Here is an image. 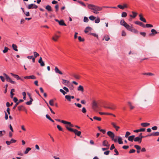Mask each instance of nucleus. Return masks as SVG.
Instances as JSON below:
<instances>
[{
	"instance_id": "774afa93",
	"label": "nucleus",
	"mask_w": 159,
	"mask_h": 159,
	"mask_svg": "<svg viewBox=\"0 0 159 159\" xmlns=\"http://www.w3.org/2000/svg\"><path fill=\"white\" fill-rule=\"evenodd\" d=\"M114 151L116 153L115 155L117 156L119 155V152L116 149H115Z\"/></svg>"
},
{
	"instance_id": "a878e982",
	"label": "nucleus",
	"mask_w": 159,
	"mask_h": 159,
	"mask_svg": "<svg viewBox=\"0 0 159 159\" xmlns=\"http://www.w3.org/2000/svg\"><path fill=\"white\" fill-rule=\"evenodd\" d=\"M150 125L149 123H143L141 124V125L143 127L148 126Z\"/></svg>"
},
{
	"instance_id": "49530a36",
	"label": "nucleus",
	"mask_w": 159,
	"mask_h": 159,
	"mask_svg": "<svg viewBox=\"0 0 159 159\" xmlns=\"http://www.w3.org/2000/svg\"><path fill=\"white\" fill-rule=\"evenodd\" d=\"M100 21V19L99 17H97V19L95 20V22L96 23H98Z\"/></svg>"
},
{
	"instance_id": "c03bdc74",
	"label": "nucleus",
	"mask_w": 159,
	"mask_h": 159,
	"mask_svg": "<svg viewBox=\"0 0 159 159\" xmlns=\"http://www.w3.org/2000/svg\"><path fill=\"white\" fill-rule=\"evenodd\" d=\"M134 147L136 148L137 150H140L141 149V147L137 145H134Z\"/></svg>"
},
{
	"instance_id": "e2e57ef3",
	"label": "nucleus",
	"mask_w": 159,
	"mask_h": 159,
	"mask_svg": "<svg viewBox=\"0 0 159 159\" xmlns=\"http://www.w3.org/2000/svg\"><path fill=\"white\" fill-rule=\"evenodd\" d=\"M73 76L77 79H80V76L79 75L74 74L73 75Z\"/></svg>"
},
{
	"instance_id": "f3484780",
	"label": "nucleus",
	"mask_w": 159,
	"mask_h": 159,
	"mask_svg": "<svg viewBox=\"0 0 159 159\" xmlns=\"http://www.w3.org/2000/svg\"><path fill=\"white\" fill-rule=\"evenodd\" d=\"M92 28L89 26L87 27L84 30V32L85 33H87L89 31H91L92 30Z\"/></svg>"
},
{
	"instance_id": "412c9836",
	"label": "nucleus",
	"mask_w": 159,
	"mask_h": 159,
	"mask_svg": "<svg viewBox=\"0 0 159 159\" xmlns=\"http://www.w3.org/2000/svg\"><path fill=\"white\" fill-rule=\"evenodd\" d=\"M139 16L140 17L139 19L141 21H142L143 22H144L146 23V20H145V19L143 18L142 14H140L139 15Z\"/></svg>"
},
{
	"instance_id": "2f4dec72",
	"label": "nucleus",
	"mask_w": 159,
	"mask_h": 159,
	"mask_svg": "<svg viewBox=\"0 0 159 159\" xmlns=\"http://www.w3.org/2000/svg\"><path fill=\"white\" fill-rule=\"evenodd\" d=\"M61 122L64 124L68 125L69 126L71 124V123L70 122L66 121L64 120H61Z\"/></svg>"
},
{
	"instance_id": "37998d69",
	"label": "nucleus",
	"mask_w": 159,
	"mask_h": 159,
	"mask_svg": "<svg viewBox=\"0 0 159 159\" xmlns=\"http://www.w3.org/2000/svg\"><path fill=\"white\" fill-rule=\"evenodd\" d=\"M127 16V14L126 12H123L122 13L121 17H125Z\"/></svg>"
},
{
	"instance_id": "4d7b16f0",
	"label": "nucleus",
	"mask_w": 159,
	"mask_h": 159,
	"mask_svg": "<svg viewBox=\"0 0 159 159\" xmlns=\"http://www.w3.org/2000/svg\"><path fill=\"white\" fill-rule=\"evenodd\" d=\"M130 134V133L128 132L127 131L126 132L125 135V137L126 138H128V136Z\"/></svg>"
},
{
	"instance_id": "f257e3e1",
	"label": "nucleus",
	"mask_w": 159,
	"mask_h": 159,
	"mask_svg": "<svg viewBox=\"0 0 159 159\" xmlns=\"http://www.w3.org/2000/svg\"><path fill=\"white\" fill-rule=\"evenodd\" d=\"M88 8L93 11V12L96 14L99 13V11H101L102 8L93 4H87Z\"/></svg>"
},
{
	"instance_id": "6e6552de",
	"label": "nucleus",
	"mask_w": 159,
	"mask_h": 159,
	"mask_svg": "<svg viewBox=\"0 0 159 159\" xmlns=\"http://www.w3.org/2000/svg\"><path fill=\"white\" fill-rule=\"evenodd\" d=\"M58 23L59 25H62V26H66V24L64 23V21L62 20H59L58 19H56L55 20Z\"/></svg>"
},
{
	"instance_id": "13d9d810",
	"label": "nucleus",
	"mask_w": 159,
	"mask_h": 159,
	"mask_svg": "<svg viewBox=\"0 0 159 159\" xmlns=\"http://www.w3.org/2000/svg\"><path fill=\"white\" fill-rule=\"evenodd\" d=\"M135 152V150L134 149H130L129 151V153H134Z\"/></svg>"
},
{
	"instance_id": "f03ea898",
	"label": "nucleus",
	"mask_w": 159,
	"mask_h": 159,
	"mask_svg": "<svg viewBox=\"0 0 159 159\" xmlns=\"http://www.w3.org/2000/svg\"><path fill=\"white\" fill-rule=\"evenodd\" d=\"M66 129L69 131L72 132L74 133L75 134L78 136H80L81 132L80 131H78V130L76 129H74L72 128H70L67 125L66 126Z\"/></svg>"
},
{
	"instance_id": "680f3d73",
	"label": "nucleus",
	"mask_w": 159,
	"mask_h": 159,
	"mask_svg": "<svg viewBox=\"0 0 159 159\" xmlns=\"http://www.w3.org/2000/svg\"><path fill=\"white\" fill-rule=\"evenodd\" d=\"M82 112L84 113H86V108L84 107L82 108Z\"/></svg>"
},
{
	"instance_id": "052dcab7",
	"label": "nucleus",
	"mask_w": 159,
	"mask_h": 159,
	"mask_svg": "<svg viewBox=\"0 0 159 159\" xmlns=\"http://www.w3.org/2000/svg\"><path fill=\"white\" fill-rule=\"evenodd\" d=\"M139 137H140V138L142 140V139L143 138L146 137H146V136H142V133H140L139 134Z\"/></svg>"
},
{
	"instance_id": "aec40b11",
	"label": "nucleus",
	"mask_w": 159,
	"mask_h": 159,
	"mask_svg": "<svg viewBox=\"0 0 159 159\" xmlns=\"http://www.w3.org/2000/svg\"><path fill=\"white\" fill-rule=\"evenodd\" d=\"M134 135H132L129 136L128 137V140L129 141L132 142L134 139Z\"/></svg>"
},
{
	"instance_id": "4c0bfd02",
	"label": "nucleus",
	"mask_w": 159,
	"mask_h": 159,
	"mask_svg": "<svg viewBox=\"0 0 159 159\" xmlns=\"http://www.w3.org/2000/svg\"><path fill=\"white\" fill-rule=\"evenodd\" d=\"M31 150V148H27L25 151L24 152V154H26L28 153V152Z\"/></svg>"
},
{
	"instance_id": "cd10ccee",
	"label": "nucleus",
	"mask_w": 159,
	"mask_h": 159,
	"mask_svg": "<svg viewBox=\"0 0 159 159\" xmlns=\"http://www.w3.org/2000/svg\"><path fill=\"white\" fill-rule=\"evenodd\" d=\"M132 13L133 14V15H130L129 16L130 17H132L133 18H135V17L136 16L137 14V13L136 12H134V11H132Z\"/></svg>"
},
{
	"instance_id": "7c9ffc66",
	"label": "nucleus",
	"mask_w": 159,
	"mask_h": 159,
	"mask_svg": "<svg viewBox=\"0 0 159 159\" xmlns=\"http://www.w3.org/2000/svg\"><path fill=\"white\" fill-rule=\"evenodd\" d=\"M128 103L129 106L130 107V110H132L134 108V107L132 105L131 102H128Z\"/></svg>"
},
{
	"instance_id": "393cba45",
	"label": "nucleus",
	"mask_w": 159,
	"mask_h": 159,
	"mask_svg": "<svg viewBox=\"0 0 159 159\" xmlns=\"http://www.w3.org/2000/svg\"><path fill=\"white\" fill-rule=\"evenodd\" d=\"M145 130V128H141L140 129L134 130V132L138 133L139 132H141V131L143 132V131H144Z\"/></svg>"
},
{
	"instance_id": "de8ad7c7",
	"label": "nucleus",
	"mask_w": 159,
	"mask_h": 159,
	"mask_svg": "<svg viewBox=\"0 0 159 159\" xmlns=\"http://www.w3.org/2000/svg\"><path fill=\"white\" fill-rule=\"evenodd\" d=\"M89 35H92L94 36V37H96L97 38L98 37V35L95 33H89Z\"/></svg>"
},
{
	"instance_id": "864d4df0",
	"label": "nucleus",
	"mask_w": 159,
	"mask_h": 159,
	"mask_svg": "<svg viewBox=\"0 0 159 159\" xmlns=\"http://www.w3.org/2000/svg\"><path fill=\"white\" fill-rule=\"evenodd\" d=\"M145 27H146L147 28L152 27L153 25L151 24H147L146 25V26H145Z\"/></svg>"
},
{
	"instance_id": "9b49d317",
	"label": "nucleus",
	"mask_w": 159,
	"mask_h": 159,
	"mask_svg": "<svg viewBox=\"0 0 159 159\" xmlns=\"http://www.w3.org/2000/svg\"><path fill=\"white\" fill-rule=\"evenodd\" d=\"M135 24L139 25L143 28L145 27V25L142 22L139 21H136L134 22Z\"/></svg>"
},
{
	"instance_id": "f704fd0d",
	"label": "nucleus",
	"mask_w": 159,
	"mask_h": 159,
	"mask_svg": "<svg viewBox=\"0 0 159 159\" xmlns=\"http://www.w3.org/2000/svg\"><path fill=\"white\" fill-rule=\"evenodd\" d=\"M62 84H65L66 85V83L67 84H68V83H69V81H67L65 80L62 79Z\"/></svg>"
},
{
	"instance_id": "6e6d98bb",
	"label": "nucleus",
	"mask_w": 159,
	"mask_h": 159,
	"mask_svg": "<svg viewBox=\"0 0 159 159\" xmlns=\"http://www.w3.org/2000/svg\"><path fill=\"white\" fill-rule=\"evenodd\" d=\"M60 91L62 93L63 95H65L66 94V92H65L62 89H60Z\"/></svg>"
},
{
	"instance_id": "7ed1b4c3",
	"label": "nucleus",
	"mask_w": 159,
	"mask_h": 159,
	"mask_svg": "<svg viewBox=\"0 0 159 159\" xmlns=\"http://www.w3.org/2000/svg\"><path fill=\"white\" fill-rule=\"evenodd\" d=\"M107 134L111 138V139L115 142H116L117 141V139L114 138L115 134L112 132L111 131H108L107 132Z\"/></svg>"
},
{
	"instance_id": "a18cd8bd",
	"label": "nucleus",
	"mask_w": 159,
	"mask_h": 159,
	"mask_svg": "<svg viewBox=\"0 0 159 159\" xmlns=\"http://www.w3.org/2000/svg\"><path fill=\"white\" fill-rule=\"evenodd\" d=\"M93 119L94 120H97L98 121H101V118L100 117H98L96 116H95L93 117Z\"/></svg>"
},
{
	"instance_id": "e433bc0d",
	"label": "nucleus",
	"mask_w": 159,
	"mask_h": 159,
	"mask_svg": "<svg viewBox=\"0 0 159 159\" xmlns=\"http://www.w3.org/2000/svg\"><path fill=\"white\" fill-rule=\"evenodd\" d=\"M105 39L106 41H108L110 39V38L108 35H107V36H105L104 37V38L103 39V40Z\"/></svg>"
},
{
	"instance_id": "4468645a",
	"label": "nucleus",
	"mask_w": 159,
	"mask_h": 159,
	"mask_svg": "<svg viewBox=\"0 0 159 159\" xmlns=\"http://www.w3.org/2000/svg\"><path fill=\"white\" fill-rule=\"evenodd\" d=\"M99 113L101 115H112L114 116V117H115L116 116L112 113H107V112H99Z\"/></svg>"
},
{
	"instance_id": "8fccbe9b",
	"label": "nucleus",
	"mask_w": 159,
	"mask_h": 159,
	"mask_svg": "<svg viewBox=\"0 0 159 159\" xmlns=\"http://www.w3.org/2000/svg\"><path fill=\"white\" fill-rule=\"evenodd\" d=\"M54 101L52 99L50 100L49 101V104L52 106H53Z\"/></svg>"
},
{
	"instance_id": "39448f33",
	"label": "nucleus",
	"mask_w": 159,
	"mask_h": 159,
	"mask_svg": "<svg viewBox=\"0 0 159 159\" xmlns=\"http://www.w3.org/2000/svg\"><path fill=\"white\" fill-rule=\"evenodd\" d=\"M38 7V6L34 4H31L26 6V7L29 9H37Z\"/></svg>"
},
{
	"instance_id": "b1692460",
	"label": "nucleus",
	"mask_w": 159,
	"mask_h": 159,
	"mask_svg": "<svg viewBox=\"0 0 159 159\" xmlns=\"http://www.w3.org/2000/svg\"><path fill=\"white\" fill-rule=\"evenodd\" d=\"M45 8L49 11H52L51 7L49 5H47L46 7Z\"/></svg>"
},
{
	"instance_id": "bb28decb",
	"label": "nucleus",
	"mask_w": 159,
	"mask_h": 159,
	"mask_svg": "<svg viewBox=\"0 0 159 159\" xmlns=\"http://www.w3.org/2000/svg\"><path fill=\"white\" fill-rule=\"evenodd\" d=\"M78 91H81L82 92H83L84 91V88L81 85H80L77 88Z\"/></svg>"
},
{
	"instance_id": "58836bf2",
	"label": "nucleus",
	"mask_w": 159,
	"mask_h": 159,
	"mask_svg": "<svg viewBox=\"0 0 159 159\" xmlns=\"http://www.w3.org/2000/svg\"><path fill=\"white\" fill-rule=\"evenodd\" d=\"M89 19L91 20H94L96 19V17L93 16H91L89 17Z\"/></svg>"
},
{
	"instance_id": "20e7f679",
	"label": "nucleus",
	"mask_w": 159,
	"mask_h": 159,
	"mask_svg": "<svg viewBox=\"0 0 159 159\" xmlns=\"http://www.w3.org/2000/svg\"><path fill=\"white\" fill-rule=\"evenodd\" d=\"M104 107L105 108L109 109L112 110H114L116 107V105L112 103H110L108 104V106H104Z\"/></svg>"
},
{
	"instance_id": "473e14b6",
	"label": "nucleus",
	"mask_w": 159,
	"mask_h": 159,
	"mask_svg": "<svg viewBox=\"0 0 159 159\" xmlns=\"http://www.w3.org/2000/svg\"><path fill=\"white\" fill-rule=\"evenodd\" d=\"M122 138L120 137H118V141L119 144H122L123 143V142L122 141Z\"/></svg>"
},
{
	"instance_id": "a19ab883",
	"label": "nucleus",
	"mask_w": 159,
	"mask_h": 159,
	"mask_svg": "<svg viewBox=\"0 0 159 159\" xmlns=\"http://www.w3.org/2000/svg\"><path fill=\"white\" fill-rule=\"evenodd\" d=\"M77 2L80 4L81 5H82L83 6H84V7H85L86 6L85 4L83 2H82L81 1L78 0L77 1Z\"/></svg>"
},
{
	"instance_id": "c756f323",
	"label": "nucleus",
	"mask_w": 159,
	"mask_h": 159,
	"mask_svg": "<svg viewBox=\"0 0 159 159\" xmlns=\"http://www.w3.org/2000/svg\"><path fill=\"white\" fill-rule=\"evenodd\" d=\"M12 47L13 50L16 51H18V50L17 49V46L15 44H12Z\"/></svg>"
},
{
	"instance_id": "72a5a7b5",
	"label": "nucleus",
	"mask_w": 159,
	"mask_h": 159,
	"mask_svg": "<svg viewBox=\"0 0 159 159\" xmlns=\"http://www.w3.org/2000/svg\"><path fill=\"white\" fill-rule=\"evenodd\" d=\"M65 98L69 102L71 101V98L70 96L68 95H66Z\"/></svg>"
},
{
	"instance_id": "6ab92c4d",
	"label": "nucleus",
	"mask_w": 159,
	"mask_h": 159,
	"mask_svg": "<svg viewBox=\"0 0 159 159\" xmlns=\"http://www.w3.org/2000/svg\"><path fill=\"white\" fill-rule=\"evenodd\" d=\"M11 75L14 77L17 80H19V79H20V77L17 75L14 74L12 73H11Z\"/></svg>"
},
{
	"instance_id": "a211bd4d",
	"label": "nucleus",
	"mask_w": 159,
	"mask_h": 159,
	"mask_svg": "<svg viewBox=\"0 0 159 159\" xmlns=\"http://www.w3.org/2000/svg\"><path fill=\"white\" fill-rule=\"evenodd\" d=\"M120 24L125 27L127 26V24L125 21L124 20H122L120 21Z\"/></svg>"
},
{
	"instance_id": "0eeeda50",
	"label": "nucleus",
	"mask_w": 159,
	"mask_h": 159,
	"mask_svg": "<svg viewBox=\"0 0 159 159\" xmlns=\"http://www.w3.org/2000/svg\"><path fill=\"white\" fill-rule=\"evenodd\" d=\"M151 33L149 34V35L150 36H152L155 34L159 33V32L157 31L155 29H152L151 30Z\"/></svg>"
},
{
	"instance_id": "4be33fe9",
	"label": "nucleus",
	"mask_w": 159,
	"mask_h": 159,
	"mask_svg": "<svg viewBox=\"0 0 159 159\" xmlns=\"http://www.w3.org/2000/svg\"><path fill=\"white\" fill-rule=\"evenodd\" d=\"M18 109L19 111H20L22 110H25V108L23 105H21L18 107Z\"/></svg>"
},
{
	"instance_id": "2eb2a0df",
	"label": "nucleus",
	"mask_w": 159,
	"mask_h": 159,
	"mask_svg": "<svg viewBox=\"0 0 159 159\" xmlns=\"http://www.w3.org/2000/svg\"><path fill=\"white\" fill-rule=\"evenodd\" d=\"M54 70H55V72L56 73H58L60 75H62L63 74V73H62V72H61V71H60L58 68H57V66H56L55 67V69H54Z\"/></svg>"
},
{
	"instance_id": "3c124183",
	"label": "nucleus",
	"mask_w": 159,
	"mask_h": 159,
	"mask_svg": "<svg viewBox=\"0 0 159 159\" xmlns=\"http://www.w3.org/2000/svg\"><path fill=\"white\" fill-rule=\"evenodd\" d=\"M8 49H9L8 48L5 47L4 48V49L3 51V52L4 53H5L8 51Z\"/></svg>"
},
{
	"instance_id": "5701e85b",
	"label": "nucleus",
	"mask_w": 159,
	"mask_h": 159,
	"mask_svg": "<svg viewBox=\"0 0 159 159\" xmlns=\"http://www.w3.org/2000/svg\"><path fill=\"white\" fill-rule=\"evenodd\" d=\"M127 30L131 31L133 27L130 26L128 24L127 25V26L125 27Z\"/></svg>"
},
{
	"instance_id": "09e8293b",
	"label": "nucleus",
	"mask_w": 159,
	"mask_h": 159,
	"mask_svg": "<svg viewBox=\"0 0 159 159\" xmlns=\"http://www.w3.org/2000/svg\"><path fill=\"white\" fill-rule=\"evenodd\" d=\"M46 103H47V105L49 109H50L51 112L53 114H55V112L52 111L51 107L48 105V103L46 102Z\"/></svg>"
},
{
	"instance_id": "5fc2aeb1",
	"label": "nucleus",
	"mask_w": 159,
	"mask_h": 159,
	"mask_svg": "<svg viewBox=\"0 0 159 159\" xmlns=\"http://www.w3.org/2000/svg\"><path fill=\"white\" fill-rule=\"evenodd\" d=\"M57 128L59 131H63V129L59 125H57Z\"/></svg>"
},
{
	"instance_id": "bf43d9fd",
	"label": "nucleus",
	"mask_w": 159,
	"mask_h": 159,
	"mask_svg": "<svg viewBox=\"0 0 159 159\" xmlns=\"http://www.w3.org/2000/svg\"><path fill=\"white\" fill-rule=\"evenodd\" d=\"M78 39L80 42H83L84 41V39L82 38L81 36L78 37Z\"/></svg>"
},
{
	"instance_id": "0e129e2a",
	"label": "nucleus",
	"mask_w": 159,
	"mask_h": 159,
	"mask_svg": "<svg viewBox=\"0 0 159 159\" xmlns=\"http://www.w3.org/2000/svg\"><path fill=\"white\" fill-rule=\"evenodd\" d=\"M140 34L141 35L143 36V37H145L146 35V33L145 32H141L140 33Z\"/></svg>"
},
{
	"instance_id": "338daca9",
	"label": "nucleus",
	"mask_w": 159,
	"mask_h": 159,
	"mask_svg": "<svg viewBox=\"0 0 159 159\" xmlns=\"http://www.w3.org/2000/svg\"><path fill=\"white\" fill-rule=\"evenodd\" d=\"M18 105V103L16 102L15 105L12 108L13 110H14L16 108V107Z\"/></svg>"
},
{
	"instance_id": "423d86ee",
	"label": "nucleus",
	"mask_w": 159,
	"mask_h": 159,
	"mask_svg": "<svg viewBox=\"0 0 159 159\" xmlns=\"http://www.w3.org/2000/svg\"><path fill=\"white\" fill-rule=\"evenodd\" d=\"M92 107L93 109L95 111H98L97 109L98 107L97 104L96 102L94 101L93 102Z\"/></svg>"
},
{
	"instance_id": "c85d7f7f",
	"label": "nucleus",
	"mask_w": 159,
	"mask_h": 159,
	"mask_svg": "<svg viewBox=\"0 0 159 159\" xmlns=\"http://www.w3.org/2000/svg\"><path fill=\"white\" fill-rule=\"evenodd\" d=\"M59 37V36L56 34H55V37L52 38V39L55 41H57V39Z\"/></svg>"
},
{
	"instance_id": "603ef678",
	"label": "nucleus",
	"mask_w": 159,
	"mask_h": 159,
	"mask_svg": "<svg viewBox=\"0 0 159 159\" xmlns=\"http://www.w3.org/2000/svg\"><path fill=\"white\" fill-rule=\"evenodd\" d=\"M89 20L88 18L84 16V21L85 22H88Z\"/></svg>"
},
{
	"instance_id": "f8f14e48",
	"label": "nucleus",
	"mask_w": 159,
	"mask_h": 159,
	"mask_svg": "<svg viewBox=\"0 0 159 159\" xmlns=\"http://www.w3.org/2000/svg\"><path fill=\"white\" fill-rule=\"evenodd\" d=\"M38 62L40 64V66H45L44 62L43 61L42 58L41 57H40L39 59Z\"/></svg>"
},
{
	"instance_id": "ddd939ff",
	"label": "nucleus",
	"mask_w": 159,
	"mask_h": 159,
	"mask_svg": "<svg viewBox=\"0 0 159 159\" xmlns=\"http://www.w3.org/2000/svg\"><path fill=\"white\" fill-rule=\"evenodd\" d=\"M102 145L104 146L108 147L110 146V144H109L107 141V140H104L102 142Z\"/></svg>"
},
{
	"instance_id": "1a4fd4ad",
	"label": "nucleus",
	"mask_w": 159,
	"mask_h": 159,
	"mask_svg": "<svg viewBox=\"0 0 159 159\" xmlns=\"http://www.w3.org/2000/svg\"><path fill=\"white\" fill-rule=\"evenodd\" d=\"M159 135V132H156L152 133L147 135L146 136V137L150 136H158Z\"/></svg>"
},
{
	"instance_id": "c9c22d12",
	"label": "nucleus",
	"mask_w": 159,
	"mask_h": 159,
	"mask_svg": "<svg viewBox=\"0 0 159 159\" xmlns=\"http://www.w3.org/2000/svg\"><path fill=\"white\" fill-rule=\"evenodd\" d=\"M33 54L34 57L35 58L39 56V54L36 52H34Z\"/></svg>"
},
{
	"instance_id": "9d476101",
	"label": "nucleus",
	"mask_w": 159,
	"mask_h": 159,
	"mask_svg": "<svg viewBox=\"0 0 159 159\" xmlns=\"http://www.w3.org/2000/svg\"><path fill=\"white\" fill-rule=\"evenodd\" d=\"M6 79L7 81L9 82H10V83H11L12 84H16V82L12 80H11V78L9 76H8L6 78Z\"/></svg>"
},
{
	"instance_id": "dca6fc26",
	"label": "nucleus",
	"mask_w": 159,
	"mask_h": 159,
	"mask_svg": "<svg viewBox=\"0 0 159 159\" xmlns=\"http://www.w3.org/2000/svg\"><path fill=\"white\" fill-rule=\"evenodd\" d=\"M134 141L135 142H138L140 143L142 142V139L139 137H137L134 138Z\"/></svg>"
},
{
	"instance_id": "69168bd1",
	"label": "nucleus",
	"mask_w": 159,
	"mask_h": 159,
	"mask_svg": "<svg viewBox=\"0 0 159 159\" xmlns=\"http://www.w3.org/2000/svg\"><path fill=\"white\" fill-rule=\"evenodd\" d=\"M55 8L56 9V12H57L58 10V8H59V6L58 5H56L55 6Z\"/></svg>"
},
{
	"instance_id": "ea45409f",
	"label": "nucleus",
	"mask_w": 159,
	"mask_h": 159,
	"mask_svg": "<svg viewBox=\"0 0 159 159\" xmlns=\"http://www.w3.org/2000/svg\"><path fill=\"white\" fill-rule=\"evenodd\" d=\"M143 75H154V74L151 73H145Z\"/></svg>"
},
{
	"instance_id": "79ce46f5",
	"label": "nucleus",
	"mask_w": 159,
	"mask_h": 159,
	"mask_svg": "<svg viewBox=\"0 0 159 159\" xmlns=\"http://www.w3.org/2000/svg\"><path fill=\"white\" fill-rule=\"evenodd\" d=\"M131 32H134V33L137 34L139 33V31L137 30L134 29V28H133Z\"/></svg>"
}]
</instances>
